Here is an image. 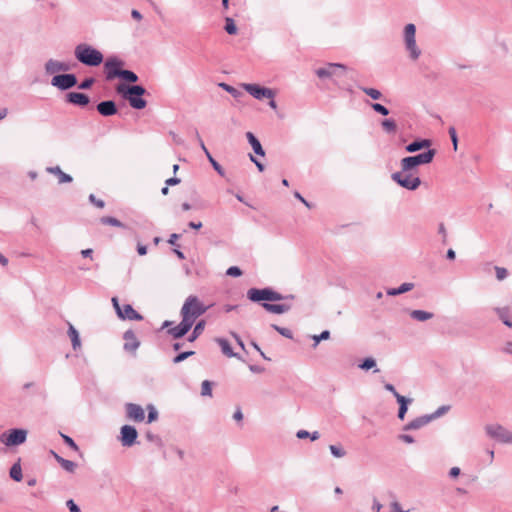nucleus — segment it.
I'll return each mask as SVG.
<instances>
[{"instance_id": "f257e3e1", "label": "nucleus", "mask_w": 512, "mask_h": 512, "mask_svg": "<svg viewBox=\"0 0 512 512\" xmlns=\"http://www.w3.org/2000/svg\"><path fill=\"white\" fill-rule=\"evenodd\" d=\"M208 309L209 306L204 305L197 296L190 295L185 299L180 315L183 320L193 326L197 318L206 313Z\"/></svg>"}, {"instance_id": "f03ea898", "label": "nucleus", "mask_w": 512, "mask_h": 512, "mask_svg": "<svg viewBox=\"0 0 512 512\" xmlns=\"http://www.w3.org/2000/svg\"><path fill=\"white\" fill-rule=\"evenodd\" d=\"M74 55L80 63L91 67L99 66L104 59L98 49L86 43L78 44L74 49Z\"/></svg>"}, {"instance_id": "7ed1b4c3", "label": "nucleus", "mask_w": 512, "mask_h": 512, "mask_svg": "<svg viewBox=\"0 0 512 512\" xmlns=\"http://www.w3.org/2000/svg\"><path fill=\"white\" fill-rule=\"evenodd\" d=\"M116 91L121 94L134 109L141 110L147 105L146 100L141 98V96L146 93V90L140 85L126 86L121 84L117 86Z\"/></svg>"}, {"instance_id": "20e7f679", "label": "nucleus", "mask_w": 512, "mask_h": 512, "mask_svg": "<svg viewBox=\"0 0 512 512\" xmlns=\"http://www.w3.org/2000/svg\"><path fill=\"white\" fill-rule=\"evenodd\" d=\"M435 154L436 151L434 149H430L415 156L405 157L400 161V167L403 172H413L417 166L432 162Z\"/></svg>"}, {"instance_id": "39448f33", "label": "nucleus", "mask_w": 512, "mask_h": 512, "mask_svg": "<svg viewBox=\"0 0 512 512\" xmlns=\"http://www.w3.org/2000/svg\"><path fill=\"white\" fill-rule=\"evenodd\" d=\"M404 46L409 54V58L416 61L421 56V49L416 43V27L414 24L409 23L404 27Z\"/></svg>"}, {"instance_id": "423d86ee", "label": "nucleus", "mask_w": 512, "mask_h": 512, "mask_svg": "<svg viewBox=\"0 0 512 512\" xmlns=\"http://www.w3.org/2000/svg\"><path fill=\"white\" fill-rule=\"evenodd\" d=\"M391 178L401 187L410 191L418 189L421 185V179L418 176L414 175L413 172H403L402 169L401 171L393 173Z\"/></svg>"}, {"instance_id": "0eeeda50", "label": "nucleus", "mask_w": 512, "mask_h": 512, "mask_svg": "<svg viewBox=\"0 0 512 512\" xmlns=\"http://www.w3.org/2000/svg\"><path fill=\"white\" fill-rule=\"evenodd\" d=\"M27 434L25 429H10L0 435V441L8 447L18 446L26 441Z\"/></svg>"}, {"instance_id": "6e6552de", "label": "nucleus", "mask_w": 512, "mask_h": 512, "mask_svg": "<svg viewBox=\"0 0 512 512\" xmlns=\"http://www.w3.org/2000/svg\"><path fill=\"white\" fill-rule=\"evenodd\" d=\"M487 435L500 443L512 444V431L499 424H490L485 427Z\"/></svg>"}, {"instance_id": "1a4fd4ad", "label": "nucleus", "mask_w": 512, "mask_h": 512, "mask_svg": "<svg viewBox=\"0 0 512 512\" xmlns=\"http://www.w3.org/2000/svg\"><path fill=\"white\" fill-rule=\"evenodd\" d=\"M347 71V67L339 63H328L324 67L315 70L316 75L321 79L338 77Z\"/></svg>"}, {"instance_id": "9d476101", "label": "nucleus", "mask_w": 512, "mask_h": 512, "mask_svg": "<svg viewBox=\"0 0 512 512\" xmlns=\"http://www.w3.org/2000/svg\"><path fill=\"white\" fill-rule=\"evenodd\" d=\"M111 301L119 318L124 320L128 319L137 321L143 319V317L137 311H135L131 305L126 304L123 307H121L117 297H113Z\"/></svg>"}, {"instance_id": "9b49d317", "label": "nucleus", "mask_w": 512, "mask_h": 512, "mask_svg": "<svg viewBox=\"0 0 512 512\" xmlns=\"http://www.w3.org/2000/svg\"><path fill=\"white\" fill-rule=\"evenodd\" d=\"M242 87L246 92H248L255 99L261 100L263 98L272 99L275 96V93L272 89L261 87L258 84H243Z\"/></svg>"}, {"instance_id": "f8f14e48", "label": "nucleus", "mask_w": 512, "mask_h": 512, "mask_svg": "<svg viewBox=\"0 0 512 512\" xmlns=\"http://www.w3.org/2000/svg\"><path fill=\"white\" fill-rule=\"evenodd\" d=\"M51 84L60 90H68L77 84V78L74 74L69 73L55 75L51 80Z\"/></svg>"}, {"instance_id": "ddd939ff", "label": "nucleus", "mask_w": 512, "mask_h": 512, "mask_svg": "<svg viewBox=\"0 0 512 512\" xmlns=\"http://www.w3.org/2000/svg\"><path fill=\"white\" fill-rule=\"evenodd\" d=\"M138 432L131 425H124L120 430V442L124 447H131L136 443Z\"/></svg>"}, {"instance_id": "4468645a", "label": "nucleus", "mask_w": 512, "mask_h": 512, "mask_svg": "<svg viewBox=\"0 0 512 512\" xmlns=\"http://www.w3.org/2000/svg\"><path fill=\"white\" fill-rule=\"evenodd\" d=\"M124 65V62L117 57H110L105 62L106 69V78L108 80L114 79L118 77V74H114L115 72H121L120 69Z\"/></svg>"}, {"instance_id": "2eb2a0df", "label": "nucleus", "mask_w": 512, "mask_h": 512, "mask_svg": "<svg viewBox=\"0 0 512 512\" xmlns=\"http://www.w3.org/2000/svg\"><path fill=\"white\" fill-rule=\"evenodd\" d=\"M127 418L135 422H142L145 419L144 409L135 403H127L125 405Z\"/></svg>"}, {"instance_id": "dca6fc26", "label": "nucleus", "mask_w": 512, "mask_h": 512, "mask_svg": "<svg viewBox=\"0 0 512 512\" xmlns=\"http://www.w3.org/2000/svg\"><path fill=\"white\" fill-rule=\"evenodd\" d=\"M71 69L70 65L55 59H49L45 63V72L48 75H53L59 72H67Z\"/></svg>"}, {"instance_id": "f3484780", "label": "nucleus", "mask_w": 512, "mask_h": 512, "mask_svg": "<svg viewBox=\"0 0 512 512\" xmlns=\"http://www.w3.org/2000/svg\"><path fill=\"white\" fill-rule=\"evenodd\" d=\"M270 288L257 289L250 288L247 291V298L252 302L269 301Z\"/></svg>"}, {"instance_id": "a211bd4d", "label": "nucleus", "mask_w": 512, "mask_h": 512, "mask_svg": "<svg viewBox=\"0 0 512 512\" xmlns=\"http://www.w3.org/2000/svg\"><path fill=\"white\" fill-rule=\"evenodd\" d=\"M192 327H193L192 325H190L188 322H186L185 320L182 319L178 325L170 328L168 330V333L174 339H179V338H182L184 335H186Z\"/></svg>"}, {"instance_id": "6ab92c4d", "label": "nucleus", "mask_w": 512, "mask_h": 512, "mask_svg": "<svg viewBox=\"0 0 512 512\" xmlns=\"http://www.w3.org/2000/svg\"><path fill=\"white\" fill-rule=\"evenodd\" d=\"M262 307L266 311L273 313V314H284L292 308V304H291V302H283L280 304H271V303L264 302V303H262Z\"/></svg>"}, {"instance_id": "aec40b11", "label": "nucleus", "mask_w": 512, "mask_h": 512, "mask_svg": "<svg viewBox=\"0 0 512 512\" xmlns=\"http://www.w3.org/2000/svg\"><path fill=\"white\" fill-rule=\"evenodd\" d=\"M196 137H197V140L199 142V145L201 147V149L204 151L205 155L207 156L209 162L211 163V165L213 166V168L215 169V171L220 175V176H224L225 175V171L224 169L222 168V166L212 157V155L210 154V152L208 151L207 147L205 146L202 138L200 137L199 133L196 131Z\"/></svg>"}, {"instance_id": "412c9836", "label": "nucleus", "mask_w": 512, "mask_h": 512, "mask_svg": "<svg viewBox=\"0 0 512 512\" xmlns=\"http://www.w3.org/2000/svg\"><path fill=\"white\" fill-rule=\"evenodd\" d=\"M431 421H432V417H429L428 415H423V416L417 417V418L413 419L412 421H410L409 423H407L403 427V430H405V431L417 430V429L424 427Z\"/></svg>"}, {"instance_id": "4be33fe9", "label": "nucleus", "mask_w": 512, "mask_h": 512, "mask_svg": "<svg viewBox=\"0 0 512 512\" xmlns=\"http://www.w3.org/2000/svg\"><path fill=\"white\" fill-rule=\"evenodd\" d=\"M124 340V349L128 352H135L140 345V342L137 340L134 332L131 330H128L124 333Z\"/></svg>"}, {"instance_id": "5701e85b", "label": "nucleus", "mask_w": 512, "mask_h": 512, "mask_svg": "<svg viewBox=\"0 0 512 512\" xmlns=\"http://www.w3.org/2000/svg\"><path fill=\"white\" fill-rule=\"evenodd\" d=\"M97 111L102 116H112L117 113V107L114 101H102L97 105Z\"/></svg>"}, {"instance_id": "b1692460", "label": "nucleus", "mask_w": 512, "mask_h": 512, "mask_svg": "<svg viewBox=\"0 0 512 512\" xmlns=\"http://www.w3.org/2000/svg\"><path fill=\"white\" fill-rule=\"evenodd\" d=\"M66 100L69 103L82 107L89 103V97L86 94L80 92H69L66 95Z\"/></svg>"}, {"instance_id": "393cba45", "label": "nucleus", "mask_w": 512, "mask_h": 512, "mask_svg": "<svg viewBox=\"0 0 512 512\" xmlns=\"http://www.w3.org/2000/svg\"><path fill=\"white\" fill-rule=\"evenodd\" d=\"M493 311L496 313V315L498 316V318L502 321V323L509 327V328H512V321H511V310H510V307L509 306H504V307H495L493 308Z\"/></svg>"}, {"instance_id": "a878e982", "label": "nucleus", "mask_w": 512, "mask_h": 512, "mask_svg": "<svg viewBox=\"0 0 512 512\" xmlns=\"http://www.w3.org/2000/svg\"><path fill=\"white\" fill-rule=\"evenodd\" d=\"M246 138H247L249 144L251 145L253 151L255 152V154H257L259 156L265 155V151L262 148L260 141L255 137V135L252 132H247Z\"/></svg>"}, {"instance_id": "bb28decb", "label": "nucleus", "mask_w": 512, "mask_h": 512, "mask_svg": "<svg viewBox=\"0 0 512 512\" xmlns=\"http://www.w3.org/2000/svg\"><path fill=\"white\" fill-rule=\"evenodd\" d=\"M430 145H431V142L428 139L416 140V141L408 144L405 147V150L409 153H414L421 149L428 148Z\"/></svg>"}, {"instance_id": "cd10ccee", "label": "nucleus", "mask_w": 512, "mask_h": 512, "mask_svg": "<svg viewBox=\"0 0 512 512\" xmlns=\"http://www.w3.org/2000/svg\"><path fill=\"white\" fill-rule=\"evenodd\" d=\"M216 343L220 346L221 348V351L222 353L229 357V358H232V357H238V355L236 353L233 352L231 346H230V343L228 342V340L224 339V338H216L215 339Z\"/></svg>"}, {"instance_id": "c85d7f7f", "label": "nucleus", "mask_w": 512, "mask_h": 512, "mask_svg": "<svg viewBox=\"0 0 512 512\" xmlns=\"http://www.w3.org/2000/svg\"><path fill=\"white\" fill-rule=\"evenodd\" d=\"M397 402L399 403L398 418L403 420L408 410V405L412 403V399L404 396H398Z\"/></svg>"}, {"instance_id": "c756f323", "label": "nucleus", "mask_w": 512, "mask_h": 512, "mask_svg": "<svg viewBox=\"0 0 512 512\" xmlns=\"http://www.w3.org/2000/svg\"><path fill=\"white\" fill-rule=\"evenodd\" d=\"M410 316L412 319L416 321L425 322L427 320L432 319L434 315L433 313L424 310H412L410 312Z\"/></svg>"}, {"instance_id": "7c9ffc66", "label": "nucleus", "mask_w": 512, "mask_h": 512, "mask_svg": "<svg viewBox=\"0 0 512 512\" xmlns=\"http://www.w3.org/2000/svg\"><path fill=\"white\" fill-rule=\"evenodd\" d=\"M47 171L49 173L55 174L59 178V183H69L72 181V177L66 173H64L60 167H48Z\"/></svg>"}, {"instance_id": "2f4dec72", "label": "nucleus", "mask_w": 512, "mask_h": 512, "mask_svg": "<svg viewBox=\"0 0 512 512\" xmlns=\"http://www.w3.org/2000/svg\"><path fill=\"white\" fill-rule=\"evenodd\" d=\"M414 288L413 283H403L398 288H390L387 290V294L389 296H396L399 294L406 293L408 291H411Z\"/></svg>"}, {"instance_id": "473e14b6", "label": "nucleus", "mask_w": 512, "mask_h": 512, "mask_svg": "<svg viewBox=\"0 0 512 512\" xmlns=\"http://www.w3.org/2000/svg\"><path fill=\"white\" fill-rule=\"evenodd\" d=\"M68 335L71 339L73 349L77 350L78 348H80L81 341L79 333L72 324H69Z\"/></svg>"}, {"instance_id": "72a5a7b5", "label": "nucleus", "mask_w": 512, "mask_h": 512, "mask_svg": "<svg viewBox=\"0 0 512 512\" xmlns=\"http://www.w3.org/2000/svg\"><path fill=\"white\" fill-rule=\"evenodd\" d=\"M9 474H10V477L17 482L22 480V478H23L22 468H21L19 461L12 465V467L10 468Z\"/></svg>"}, {"instance_id": "f704fd0d", "label": "nucleus", "mask_w": 512, "mask_h": 512, "mask_svg": "<svg viewBox=\"0 0 512 512\" xmlns=\"http://www.w3.org/2000/svg\"><path fill=\"white\" fill-rule=\"evenodd\" d=\"M114 74H118L119 78H121L127 82L134 83V82L138 81V76L133 71H130V70L122 69L121 72H115Z\"/></svg>"}, {"instance_id": "c9c22d12", "label": "nucleus", "mask_w": 512, "mask_h": 512, "mask_svg": "<svg viewBox=\"0 0 512 512\" xmlns=\"http://www.w3.org/2000/svg\"><path fill=\"white\" fill-rule=\"evenodd\" d=\"M204 328H205V321L204 320L199 321L194 326V329H193L191 335L189 336L188 340L190 342L195 341L202 334Z\"/></svg>"}, {"instance_id": "e433bc0d", "label": "nucleus", "mask_w": 512, "mask_h": 512, "mask_svg": "<svg viewBox=\"0 0 512 512\" xmlns=\"http://www.w3.org/2000/svg\"><path fill=\"white\" fill-rule=\"evenodd\" d=\"M294 299L293 295L284 296L270 288V297L269 301H284V302H292Z\"/></svg>"}, {"instance_id": "4c0bfd02", "label": "nucleus", "mask_w": 512, "mask_h": 512, "mask_svg": "<svg viewBox=\"0 0 512 512\" xmlns=\"http://www.w3.org/2000/svg\"><path fill=\"white\" fill-rule=\"evenodd\" d=\"M381 126L387 133H395L396 132V122L393 119H385L381 122Z\"/></svg>"}, {"instance_id": "58836bf2", "label": "nucleus", "mask_w": 512, "mask_h": 512, "mask_svg": "<svg viewBox=\"0 0 512 512\" xmlns=\"http://www.w3.org/2000/svg\"><path fill=\"white\" fill-rule=\"evenodd\" d=\"M100 222L104 225H111L115 227H124V224L120 222L118 219L111 216H104L100 219Z\"/></svg>"}, {"instance_id": "ea45409f", "label": "nucleus", "mask_w": 512, "mask_h": 512, "mask_svg": "<svg viewBox=\"0 0 512 512\" xmlns=\"http://www.w3.org/2000/svg\"><path fill=\"white\" fill-rule=\"evenodd\" d=\"M329 450L331 454L336 458H343L346 455V451L342 445H330Z\"/></svg>"}, {"instance_id": "a19ab883", "label": "nucleus", "mask_w": 512, "mask_h": 512, "mask_svg": "<svg viewBox=\"0 0 512 512\" xmlns=\"http://www.w3.org/2000/svg\"><path fill=\"white\" fill-rule=\"evenodd\" d=\"M60 465L65 471L70 473H73L77 468V464L75 462L67 459H61Z\"/></svg>"}, {"instance_id": "79ce46f5", "label": "nucleus", "mask_w": 512, "mask_h": 512, "mask_svg": "<svg viewBox=\"0 0 512 512\" xmlns=\"http://www.w3.org/2000/svg\"><path fill=\"white\" fill-rule=\"evenodd\" d=\"M361 90L374 100H378L382 97V93L377 89L362 87Z\"/></svg>"}, {"instance_id": "37998d69", "label": "nucleus", "mask_w": 512, "mask_h": 512, "mask_svg": "<svg viewBox=\"0 0 512 512\" xmlns=\"http://www.w3.org/2000/svg\"><path fill=\"white\" fill-rule=\"evenodd\" d=\"M225 31L230 34V35H234L237 33V27L233 21V19L231 18H226V23H225Z\"/></svg>"}, {"instance_id": "c03bdc74", "label": "nucleus", "mask_w": 512, "mask_h": 512, "mask_svg": "<svg viewBox=\"0 0 512 512\" xmlns=\"http://www.w3.org/2000/svg\"><path fill=\"white\" fill-rule=\"evenodd\" d=\"M212 384L210 381L205 380L201 385V395L202 396H211L212 395Z\"/></svg>"}, {"instance_id": "a18cd8bd", "label": "nucleus", "mask_w": 512, "mask_h": 512, "mask_svg": "<svg viewBox=\"0 0 512 512\" xmlns=\"http://www.w3.org/2000/svg\"><path fill=\"white\" fill-rule=\"evenodd\" d=\"M147 410H148V423L156 421L158 419V412H157L156 408L152 404H149L147 406Z\"/></svg>"}, {"instance_id": "49530a36", "label": "nucleus", "mask_w": 512, "mask_h": 512, "mask_svg": "<svg viewBox=\"0 0 512 512\" xmlns=\"http://www.w3.org/2000/svg\"><path fill=\"white\" fill-rule=\"evenodd\" d=\"M194 354H195V352H194V351H185V352H182V353L178 354L177 356H175V357L173 358V363H174V364H178V363H180V362L184 361L185 359H187L188 357H190V356H192V355H194Z\"/></svg>"}, {"instance_id": "de8ad7c7", "label": "nucleus", "mask_w": 512, "mask_h": 512, "mask_svg": "<svg viewBox=\"0 0 512 512\" xmlns=\"http://www.w3.org/2000/svg\"><path fill=\"white\" fill-rule=\"evenodd\" d=\"M375 366H376V361L373 358L368 357L359 365V368H361L363 370H369Z\"/></svg>"}, {"instance_id": "09e8293b", "label": "nucleus", "mask_w": 512, "mask_h": 512, "mask_svg": "<svg viewBox=\"0 0 512 512\" xmlns=\"http://www.w3.org/2000/svg\"><path fill=\"white\" fill-rule=\"evenodd\" d=\"M271 326H272V328H273L274 330H276V331H277L278 333H280L282 336H284V337H286V338H289V339H291V338H292V332H291L289 329H287V328H283V327H280V326L275 325V324H272Z\"/></svg>"}, {"instance_id": "8fccbe9b", "label": "nucleus", "mask_w": 512, "mask_h": 512, "mask_svg": "<svg viewBox=\"0 0 512 512\" xmlns=\"http://www.w3.org/2000/svg\"><path fill=\"white\" fill-rule=\"evenodd\" d=\"M371 107H372V109H373L375 112H377V113H379V114H381V115H383V116H387V115L389 114V110H388L385 106H383L382 104H379V103H373V104L371 105Z\"/></svg>"}, {"instance_id": "3c124183", "label": "nucleus", "mask_w": 512, "mask_h": 512, "mask_svg": "<svg viewBox=\"0 0 512 512\" xmlns=\"http://www.w3.org/2000/svg\"><path fill=\"white\" fill-rule=\"evenodd\" d=\"M61 437L63 438L64 442L69 446L71 447L73 450L75 451H78L79 450V447L78 445L75 443V441L68 435H65L63 433H60Z\"/></svg>"}, {"instance_id": "603ef678", "label": "nucleus", "mask_w": 512, "mask_h": 512, "mask_svg": "<svg viewBox=\"0 0 512 512\" xmlns=\"http://www.w3.org/2000/svg\"><path fill=\"white\" fill-rule=\"evenodd\" d=\"M329 337H330V332L328 330L323 331L319 335H314L313 336V340L315 342L314 346H317L320 343V341H322V340L329 339Z\"/></svg>"}, {"instance_id": "864d4df0", "label": "nucleus", "mask_w": 512, "mask_h": 512, "mask_svg": "<svg viewBox=\"0 0 512 512\" xmlns=\"http://www.w3.org/2000/svg\"><path fill=\"white\" fill-rule=\"evenodd\" d=\"M495 272H496V278L499 280V281H502L504 280L507 276H508V271L506 268H503V267H498L496 266L495 267Z\"/></svg>"}, {"instance_id": "5fc2aeb1", "label": "nucleus", "mask_w": 512, "mask_h": 512, "mask_svg": "<svg viewBox=\"0 0 512 512\" xmlns=\"http://www.w3.org/2000/svg\"><path fill=\"white\" fill-rule=\"evenodd\" d=\"M448 132H449L451 141L453 143V148L456 151L457 147H458V137H457L456 129L452 126L449 128Z\"/></svg>"}, {"instance_id": "6e6d98bb", "label": "nucleus", "mask_w": 512, "mask_h": 512, "mask_svg": "<svg viewBox=\"0 0 512 512\" xmlns=\"http://www.w3.org/2000/svg\"><path fill=\"white\" fill-rule=\"evenodd\" d=\"M449 410V406H441L439 407L434 413L428 415L429 417H432V420L442 416Z\"/></svg>"}, {"instance_id": "4d7b16f0", "label": "nucleus", "mask_w": 512, "mask_h": 512, "mask_svg": "<svg viewBox=\"0 0 512 512\" xmlns=\"http://www.w3.org/2000/svg\"><path fill=\"white\" fill-rule=\"evenodd\" d=\"M226 274L232 277H239L242 275V271L237 266H231L227 269Z\"/></svg>"}, {"instance_id": "13d9d810", "label": "nucleus", "mask_w": 512, "mask_h": 512, "mask_svg": "<svg viewBox=\"0 0 512 512\" xmlns=\"http://www.w3.org/2000/svg\"><path fill=\"white\" fill-rule=\"evenodd\" d=\"M219 86L223 88L225 91L233 95L234 97H237L239 95V91L235 89L234 87L226 84V83H220Z\"/></svg>"}, {"instance_id": "bf43d9fd", "label": "nucleus", "mask_w": 512, "mask_h": 512, "mask_svg": "<svg viewBox=\"0 0 512 512\" xmlns=\"http://www.w3.org/2000/svg\"><path fill=\"white\" fill-rule=\"evenodd\" d=\"M89 200H90L91 203H93L98 208H103L104 205H105L104 201L101 200V199H97L94 194H90Z\"/></svg>"}, {"instance_id": "052dcab7", "label": "nucleus", "mask_w": 512, "mask_h": 512, "mask_svg": "<svg viewBox=\"0 0 512 512\" xmlns=\"http://www.w3.org/2000/svg\"><path fill=\"white\" fill-rule=\"evenodd\" d=\"M438 233L442 236V242L446 243L447 241V231L443 223H440L438 226Z\"/></svg>"}, {"instance_id": "680f3d73", "label": "nucleus", "mask_w": 512, "mask_h": 512, "mask_svg": "<svg viewBox=\"0 0 512 512\" xmlns=\"http://www.w3.org/2000/svg\"><path fill=\"white\" fill-rule=\"evenodd\" d=\"M66 505L70 512H80V508L73 500H68Z\"/></svg>"}, {"instance_id": "e2e57ef3", "label": "nucleus", "mask_w": 512, "mask_h": 512, "mask_svg": "<svg viewBox=\"0 0 512 512\" xmlns=\"http://www.w3.org/2000/svg\"><path fill=\"white\" fill-rule=\"evenodd\" d=\"M94 83L93 78H87L79 85L80 89H89Z\"/></svg>"}, {"instance_id": "0e129e2a", "label": "nucleus", "mask_w": 512, "mask_h": 512, "mask_svg": "<svg viewBox=\"0 0 512 512\" xmlns=\"http://www.w3.org/2000/svg\"><path fill=\"white\" fill-rule=\"evenodd\" d=\"M384 388H385L387 391L391 392V393L393 394V396L396 398V400L398 399V396H401V395L396 391L395 387H394L392 384H390V383H386V384L384 385Z\"/></svg>"}, {"instance_id": "69168bd1", "label": "nucleus", "mask_w": 512, "mask_h": 512, "mask_svg": "<svg viewBox=\"0 0 512 512\" xmlns=\"http://www.w3.org/2000/svg\"><path fill=\"white\" fill-rule=\"evenodd\" d=\"M398 438H399L401 441H403V442H405V443H407V444H412V443H414V438H413L411 435H408V434H401V435H399V436H398Z\"/></svg>"}, {"instance_id": "338daca9", "label": "nucleus", "mask_w": 512, "mask_h": 512, "mask_svg": "<svg viewBox=\"0 0 512 512\" xmlns=\"http://www.w3.org/2000/svg\"><path fill=\"white\" fill-rule=\"evenodd\" d=\"M461 473V470L459 467H452L450 470H449V477L450 478H457Z\"/></svg>"}, {"instance_id": "774afa93", "label": "nucleus", "mask_w": 512, "mask_h": 512, "mask_svg": "<svg viewBox=\"0 0 512 512\" xmlns=\"http://www.w3.org/2000/svg\"><path fill=\"white\" fill-rule=\"evenodd\" d=\"M504 353L512 355V342H507L502 348Z\"/></svg>"}]
</instances>
